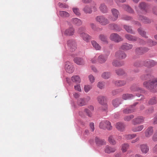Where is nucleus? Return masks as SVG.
Returning a JSON list of instances; mask_svg holds the SVG:
<instances>
[{"label": "nucleus", "instance_id": "1", "mask_svg": "<svg viewBox=\"0 0 157 157\" xmlns=\"http://www.w3.org/2000/svg\"><path fill=\"white\" fill-rule=\"evenodd\" d=\"M143 84L144 86L147 89L152 92H155L154 89L157 86V78L145 81Z\"/></svg>", "mask_w": 157, "mask_h": 157}, {"label": "nucleus", "instance_id": "2", "mask_svg": "<svg viewBox=\"0 0 157 157\" xmlns=\"http://www.w3.org/2000/svg\"><path fill=\"white\" fill-rule=\"evenodd\" d=\"M95 19L96 22L101 25L105 26L109 23V20L104 15L97 16Z\"/></svg>", "mask_w": 157, "mask_h": 157}, {"label": "nucleus", "instance_id": "3", "mask_svg": "<svg viewBox=\"0 0 157 157\" xmlns=\"http://www.w3.org/2000/svg\"><path fill=\"white\" fill-rule=\"evenodd\" d=\"M99 127L100 128L102 129L107 128L109 130L112 129V126L111 125L110 122L107 121H104L100 123Z\"/></svg>", "mask_w": 157, "mask_h": 157}, {"label": "nucleus", "instance_id": "4", "mask_svg": "<svg viewBox=\"0 0 157 157\" xmlns=\"http://www.w3.org/2000/svg\"><path fill=\"white\" fill-rule=\"evenodd\" d=\"M109 38L111 40L116 43H119L123 40V38L120 35L115 33L111 34Z\"/></svg>", "mask_w": 157, "mask_h": 157}, {"label": "nucleus", "instance_id": "5", "mask_svg": "<svg viewBox=\"0 0 157 157\" xmlns=\"http://www.w3.org/2000/svg\"><path fill=\"white\" fill-rule=\"evenodd\" d=\"M109 54V52L108 51L107 54L105 55L101 54L98 57V62L100 64H103L107 61L108 56Z\"/></svg>", "mask_w": 157, "mask_h": 157}, {"label": "nucleus", "instance_id": "6", "mask_svg": "<svg viewBox=\"0 0 157 157\" xmlns=\"http://www.w3.org/2000/svg\"><path fill=\"white\" fill-rule=\"evenodd\" d=\"M65 69L67 72L71 73L73 72L74 69L72 64L69 61H67L65 63Z\"/></svg>", "mask_w": 157, "mask_h": 157}, {"label": "nucleus", "instance_id": "7", "mask_svg": "<svg viewBox=\"0 0 157 157\" xmlns=\"http://www.w3.org/2000/svg\"><path fill=\"white\" fill-rule=\"evenodd\" d=\"M67 45L71 52L74 51L76 48V45L75 41L73 40H69L67 42Z\"/></svg>", "mask_w": 157, "mask_h": 157}, {"label": "nucleus", "instance_id": "8", "mask_svg": "<svg viewBox=\"0 0 157 157\" xmlns=\"http://www.w3.org/2000/svg\"><path fill=\"white\" fill-rule=\"evenodd\" d=\"M111 12L113 17L110 18V19L112 21H114L118 19L119 12L117 10L114 8L111 10Z\"/></svg>", "mask_w": 157, "mask_h": 157}, {"label": "nucleus", "instance_id": "9", "mask_svg": "<svg viewBox=\"0 0 157 157\" xmlns=\"http://www.w3.org/2000/svg\"><path fill=\"white\" fill-rule=\"evenodd\" d=\"M153 128L152 126H150L146 130L144 134L146 137L149 138L152 135L154 132Z\"/></svg>", "mask_w": 157, "mask_h": 157}, {"label": "nucleus", "instance_id": "10", "mask_svg": "<svg viewBox=\"0 0 157 157\" xmlns=\"http://www.w3.org/2000/svg\"><path fill=\"white\" fill-rule=\"evenodd\" d=\"M144 118L143 117L139 116L133 119L132 122L133 124L135 125L142 123L144 122Z\"/></svg>", "mask_w": 157, "mask_h": 157}, {"label": "nucleus", "instance_id": "11", "mask_svg": "<svg viewBox=\"0 0 157 157\" xmlns=\"http://www.w3.org/2000/svg\"><path fill=\"white\" fill-rule=\"evenodd\" d=\"M99 9L100 11L103 13H107L108 12V9L105 3H101L99 6Z\"/></svg>", "mask_w": 157, "mask_h": 157}, {"label": "nucleus", "instance_id": "12", "mask_svg": "<svg viewBox=\"0 0 157 157\" xmlns=\"http://www.w3.org/2000/svg\"><path fill=\"white\" fill-rule=\"evenodd\" d=\"M116 150L115 147H112L109 145H106L104 149V151L106 153L110 154L114 152Z\"/></svg>", "mask_w": 157, "mask_h": 157}, {"label": "nucleus", "instance_id": "13", "mask_svg": "<svg viewBox=\"0 0 157 157\" xmlns=\"http://www.w3.org/2000/svg\"><path fill=\"white\" fill-rule=\"evenodd\" d=\"M140 149L143 154L147 153L149 151V147L147 144H142L140 146Z\"/></svg>", "mask_w": 157, "mask_h": 157}, {"label": "nucleus", "instance_id": "14", "mask_svg": "<svg viewBox=\"0 0 157 157\" xmlns=\"http://www.w3.org/2000/svg\"><path fill=\"white\" fill-rule=\"evenodd\" d=\"M115 56L120 59H124L126 58L127 55L124 52L119 51L116 53Z\"/></svg>", "mask_w": 157, "mask_h": 157}, {"label": "nucleus", "instance_id": "15", "mask_svg": "<svg viewBox=\"0 0 157 157\" xmlns=\"http://www.w3.org/2000/svg\"><path fill=\"white\" fill-rule=\"evenodd\" d=\"M116 127L118 130L123 131L125 128V124L121 122H118L116 124Z\"/></svg>", "mask_w": 157, "mask_h": 157}, {"label": "nucleus", "instance_id": "16", "mask_svg": "<svg viewBox=\"0 0 157 157\" xmlns=\"http://www.w3.org/2000/svg\"><path fill=\"white\" fill-rule=\"evenodd\" d=\"M74 28L72 27H70L65 31L64 34L67 36H71L74 34Z\"/></svg>", "mask_w": 157, "mask_h": 157}, {"label": "nucleus", "instance_id": "17", "mask_svg": "<svg viewBox=\"0 0 157 157\" xmlns=\"http://www.w3.org/2000/svg\"><path fill=\"white\" fill-rule=\"evenodd\" d=\"M95 142L97 145L99 146L106 144V142L105 140L101 139L97 137H95Z\"/></svg>", "mask_w": 157, "mask_h": 157}, {"label": "nucleus", "instance_id": "18", "mask_svg": "<svg viewBox=\"0 0 157 157\" xmlns=\"http://www.w3.org/2000/svg\"><path fill=\"white\" fill-rule=\"evenodd\" d=\"M155 65V63L154 61L152 60H147L144 63V66L148 67H151Z\"/></svg>", "mask_w": 157, "mask_h": 157}, {"label": "nucleus", "instance_id": "19", "mask_svg": "<svg viewBox=\"0 0 157 157\" xmlns=\"http://www.w3.org/2000/svg\"><path fill=\"white\" fill-rule=\"evenodd\" d=\"M99 39L102 42L106 44H108V42L106 36L103 34H101L98 36Z\"/></svg>", "mask_w": 157, "mask_h": 157}, {"label": "nucleus", "instance_id": "20", "mask_svg": "<svg viewBox=\"0 0 157 157\" xmlns=\"http://www.w3.org/2000/svg\"><path fill=\"white\" fill-rule=\"evenodd\" d=\"M109 27L111 30H115L117 31H120V29L117 25L115 24H111L109 25Z\"/></svg>", "mask_w": 157, "mask_h": 157}, {"label": "nucleus", "instance_id": "21", "mask_svg": "<svg viewBox=\"0 0 157 157\" xmlns=\"http://www.w3.org/2000/svg\"><path fill=\"white\" fill-rule=\"evenodd\" d=\"M75 63L78 65H83L84 64V61L83 59L79 57H76L74 59Z\"/></svg>", "mask_w": 157, "mask_h": 157}, {"label": "nucleus", "instance_id": "22", "mask_svg": "<svg viewBox=\"0 0 157 157\" xmlns=\"http://www.w3.org/2000/svg\"><path fill=\"white\" fill-rule=\"evenodd\" d=\"M80 36L86 42H88L90 39V36L85 33H80Z\"/></svg>", "mask_w": 157, "mask_h": 157}, {"label": "nucleus", "instance_id": "23", "mask_svg": "<svg viewBox=\"0 0 157 157\" xmlns=\"http://www.w3.org/2000/svg\"><path fill=\"white\" fill-rule=\"evenodd\" d=\"M93 47L97 50H100L101 48V46L95 41L92 40L91 42Z\"/></svg>", "mask_w": 157, "mask_h": 157}, {"label": "nucleus", "instance_id": "24", "mask_svg": "<svg viewBox=\"0 0 157 157\" xmlns=\"http://www.w3.org/2000/svg\"><path fill=\"white\" fill-rule=\"evenodd\" d=\"M72 21L73 24L77 26L80 25L82 24V22L81 20L77 18H73Z\"/></svg>", "mask_w": 157, "mask_h": 157}, {"label": "nucleus", "instance_id": "25", "mask_svg": "<svg viewBox=\"0 0 157 157\" xmlns=\"http://www.w3.org/2000/svg\"><path fill=\"white\" fill-rule=\"evenodd\" d=\"M77 104L79 106H82L86 104V102L84 98H80L78 99Z\"/></svg>", "mask_w": 157, "mask_h": 157}, {"label": "nucleus", "instance_id": "26", "mask_svg": "<svg viewBox=\"0 0 157 157\" xmlns=\"http://www.w3.org/2000/svg\"><path fill=\"white\" fill-rule=\"evenodd\" d=\"M121 104V100L119 98L114 99L112 101V104L115 108Z\"/></svg>", "mask_w": 157, "mask_h": 157}, {"label": "nucleus", "instance_id": "27", "mask_svg": "<svg viewBox=\"0 0 157 157\" xmlns=\"http://www.w3.org/2000/svg\"><path fill=\"white\" fill-rule=\"evenodd\" d=\"M149 105H154L157 103V98L155 97H153L150 99L148 102Z\"/></svg>", "mask_w": 157, "mask_h": 157}, {"label": "nucleus", "instance_id": "28", "mask_svg": "<svg viewBox=\"0 0 157 157\" xmlns=\"http://www.w3.org/2000/svg\"><path fill=\"white\" fill-rule=\"evenodd\" d=\"M144 128V126L143 125H140L133 127L132 130L135 132H140Z\"/></svg>", "mask_w": 157, "mask_h": 157}, {"label": "nucleus", "instance_id": "29", "mask_svg": "<svg viewBox=\"0 0 157 157\" xmlns=\"http://www.w3.org/2000/svg\"><path fill=\"white\" fill-rule=\"evenodd\" d=\"M105 97L103 96H100L97 98L98 102L101 105L106 103L105 101Z\"/></svg>", "mask_w": 157, "mask_h": 157}, {"label": "nucleus", "instance_id": "30", "mask_svg": "<svg viewBox=\"0 0 157 157\" xmlns=\"http://www.w3.org/2000/svg\"><path fill=\"white\" fill-rule=\"evenodd\" d=\"M83 10L86 13H92L91 8L88 6H86L83 9Z\"/></svg>", "mask_w": 157, "mask_h": 157}, {"label": "nucleus", "instance_id": "31", "mask_svg": "<svg viewBox=\"0 0 157 157\" xmlns=\"http://www.w3.org/2000/svg\"><path fill=\"white\" fill-rule=\"evenodd\" d=\"M71 80L72 82L76 83H80L81 81L80 78L78 75H74L72 76Z\"/></svg>", "mask_w": 157, "mask_h": 157}, {"label": "nucleus", "instance_id": "32", "mask_svg": "<svg viewBox=\"0 0 157 157\" xmlns=\"http://www.w3.org/2000/svg\"><path fill=\"white\" fill-rule=\"evenodd\" d=\"M59 15L63 17H67L69 16V14L67 12L63 11H59Z\"/></svg>", "mask_w": 157, "mask_h": 157}, {"label": "nucleus", "instance_id": "33", "mask_svg": "<svg viewBox=\"0 0 157 157\" xmlns=\"http://www.w3.org/2000/svg\"><path fill=\"white\" fill-rule=\"evenodd\" d=\"M139 19L145 23H150L151 22V20L148 19L147 18L142 16H140Z\"/></svg>", "mask_w": 157, "mask_h": 157}, {"label": "nucleus", "instance_id": "34", "mask_svg": "<svg viewBox=\"0 0 157 157\" xmlns=\"http://www.w3.org/2000/svg\"><path fill=\"white\" fill-rule=\"evenodd\" d=\"M111 76L110 72H103L101 75L102 78L105 79H107L109 78Z\"/></svg>", "mask_w": 157, "mask_h": 157}, {"label": "nucleus", "instance_id": "35", "mask_svg": "<svg viewBox=\"0 0 157 157\" xmlns=\"http://www.w3.org/2000/svg\"><path fill=\"white\" fill-rule=\"evenodd\" d=\"M92 85H86L84 87V90L85 92L87 93L92 88Z\"/></svg>", "mask_w": 157, "mask_h": 157}, {"label": "nucleus", "instance_id": "36", "mask_svg": "<svg viewBox=\"0 0 157 157\" xmlns=\"http://www.w3.org/2000/svg\"><path fill=\"white\" fill-rule=\"evenodd\" d=\"M109 141L110 144L113 145L116 144V141L114 140V138L112 136H110L109 138Z\"/></svg>", "mask_w": 157, "mask_h": 157}, {"label": "nucleus", "instance_id": "37", "mask_svg": "<svg viewBox=\"0 0 157 157\" xmlns=\"http://www.w3.org/2000/svg\"><path fill=\"white\" fill-rule=\"evenodd\" d=\"M101 107L99 109V110L101 111H106L107 110V104L106 103L104 104H101Z\"/></svg>", "mask_w": 157, "mask_h": 157}, {"label": "nucleus", "instance_id": "38", "mask_svg": "<svg viewBox=\"0 0 157 157\" xmlns=\"http://www.w3.org/2000/svg\"><path fill=\"white\" fill-rule=\"evenodd\" d=\"M105 83L104 82H99L97 85V86L100 89H102L104 88Z\"/></svg>", "mask_w": 157, "mask_h": 157}, {"label": "nucleus", "instance_id": "39", "mask_svg": "<svg viewBox=\"0 0 157 157\" xmlns=\"http://www.w3.org/2000/svg\"><path fill=\"white\" fill-rule=\"evenodd\" d=\"M127 149L128 144H124L122 145L121 150L123 153L126 152Z\"/></svg>", "mask_w": 157, "mask_h": 157}, {"label": "nucleus", "instance_id": "40", "mask_svg": "<svg viewBox=\"0 0 157 157\" xmlns=\"http://www.w3.org/2000/svg\"><path fill=\"white\" fill-rule=\"evenodd\" d=\"M120 49L124 51H126L128 49V44L126 43H123L121 46Z\"/></svg>", "mask_w": 157, "mask_h": 157}, {"label": "nucleus", "instance_id": "41", "mask_svg": "<svg viewBox=\"0 0 157 157\" xmlns=\"http://www.w3.org/2000/svg\"><path fill=\"white\" fill-rule=\"evenodd\" d=\"M126 82L124 81H119L116 82L115 84L118 86H122L124 85Z\"/></svg>", "mask_w": 157, "mask_h": 157}, {"label": "nucleus", "instance_id": "42", "mask_svg": "<svg viewBox=\"0 0 157 157\" xmlns=\"http://www.w3.org/2000/svg\"><path fill=\"white\" fill-rule=\"evenodd\" d=\"M146 51L144 49L142 48H137L136 49V52L138 54H140L146 52Z\"/></svg>", "mask_w": 157, "mask_h": 157}, {"label": "nucleus", "instance_id": "43", "mask_svg": "<svg viewBox=\"0 0 157 157\" xmlns=\"http://www.w3.org/2000/svg\"><path fill=\"white\" fill-rule=\"evenodd\" d=\"M112 64L115 67H119L122 65V64L117 60L116 59H114L113 61Z\"/></svg>", "mask_w": 157, "mask_h": 157}, {"label": "nucleus", "instance_id": "44", "mask_svg": "<svg viewBox=\"0 0 157 157\" xmlns=\"http://www.w3.org/2000/svg\"><path fill=\"white\" fill-rule=\"evenodd\" d=\"M138 31L140 35L144 37H146V33L143 31L141 28H140L138 29Z\"/></svg>", "mask_w": 157, "mask_h": 157}, {"label": "nucleus", "instance_id": "45", "mask_svg": "<svg viewBox=\"0 0 157 157\" xmlns=\"http://www.w3.org/2000/svg\"><path fill=\"white\" fill-rule=\"evenodd\" d=\"M72 10L73 12L76 15L79 16L81 14L78 8H73Z\"/></svg>", "mask_w": 157, "mask_h": 157}, {"label": "nucleus", "instance_id": "46", "mask_svg": "<svg viewBox=\"0 0 157 157\" xmlns=\"http://www.w3.org/2000/svg\"><path fill=\"white\" fill-rule=\"evenodd\" d=\"M139 7L142 10H144L146 11V5L144 2H142L140 4Z\"/></svg>", "mask_w": 157, "mask_h": 157}, {"label": "nucleus", "instance_id": "47", "mask_svg": "<svg viewBox=\"0 0 157 157\" xmlns=\"http://www.w3.org/2000/svg\"><path fill=\"white\" fill-rule=\"evenodd\" d=\"M59 7L61 8H68V6L66 4H63L60 2H59L58 4Z\"/></svg>", "mask_w": 157, "mask_h": 157}, {"label": "nucleus", "instance_id": "48", "mask_svg": "<svg viewBox=\"0 0 157 157\" xmlns=\"http://www.w3.org/2000/svg\"><path fill=\"white\" fill-rule=\"evenodd\" d=\"M116 73L118 75H121L124 74V71L121 69H118L116 70Z\"/></svg>", "mask_w": 157, "mask_h": 157}, {"label": "nucleus", "instance_id": "49", "mask_svg": "<svg viewBox=\"0 0 157 157\" xmlns=\"http://www.w3.org/2000/svg\"><path fill=\"white\" fill-rule=\"evenodd\" d=\"M88 78L90 82L91 83H93L95 81V78L92 75H90L88 76Z\"/></svg>", "mask_w": 157, "mask_h": 157}, {"label": "nucleus", "instance_id": "50", "mask_svg": "<svg viewBox=\"0 0 157 157\" xmlns=\"http://www.w3.org/2000/svg\"><path fill=\"white\" fill-rule=\"evenodd\" d=\"M84 111L86 112L89 117H91L92 116V112L93 111L90 110L89 109H86L84 110Z\"/></svg>", "mask_w": 157, "mask_h": 157}, {"label": "nucleus", "instance_id": "51", "mask_svg": "<svg viewBox=\"0 0 157 157\" xmlns=\"http://www.w3.org/2000/svg\"><path fill=\"white\" fill-rule=\"evenodd\" d=\"M148 43L150 46L155 45L157 44V43L156 42L153 41L151 40H148Z\"/></svg>", "mask_w": 157, "mask_h": 157}, {"label": "nucleus", "instance_id": "52", "mask_svg": "<svg viewBox=\"0 0 157 157\" xmlns=\"http://www.w3.org/2000/svg\"><path fill=\"white\" fill-rule=\"evenodd\" d=\"M91 62L93 63H95L98 62V57L95 56L90 60Z\"/></svg>", "mask_w": 157, "mask_h": 157}, {"label": "nucleus", "instance_id": "53", "mask_svg": "<svg viewBox=\"0 0 157 157\" xmlns=\"http://www.w3.org/2000/svg\"><path fill=\"white\" fill-rule=\"evenodd\" d=\"M122 110L124 114H127L128 113V106L127 105H125L124 107L122 108Z\"/></svg>", "mask_w": 157, "mask_h": 157}, {"label": "nucleus", "instance_id": "54", "mask_svg": "<svg viewBox=\"0 0 157 157\" xmlns=\"http://www.w3.org/2000/svg\"><path fill=\"white\" fill-rule=\"evenodd\" d=\"M151 77V76L149 74H147L146 75H144L142 76L141 77L143 79H148L149 78H150Z\"/></svg>", "mask_w": 157, "mask_h": 157}, {"label": "nucleus", "instance_id": "55", "mask_svg": "<svg viewBox=\"0 0 157 157\" xmlns=\"http://www.w3.org/2000/svg\"><path fill=\"white\" fill-rule=\"evenodd\" d=\"M74 88L75 90H76L79 92H81L82 90L80 86L79 85H77L74 86Z\"/></svg>", "mask_w": 157, "mask_h": 157}, {"label": "nucleus", "instance_id": "56", "mask_svg": "<svg viewBox=\"0 0 157 157\" xmlns=\"http://www.w3.org/2000/svg\"><path fill=\"white\" fill-rule=\"evenodd\" d=\"M137 39L136 37L132 36L131 35L128 34V40H136Z\"/></svg>", "mask_w": 157, "mask_h": 157}, {"label": "nucleus", "instance_id": "57", "mask_svg": "<svg viewBox=\"0 0 157 157\" xmlns=\"http://www.w3.org/2000/svg\"><path fill=\"white\" fill-rule=\"evenodd\" d=\"M152 140L155 141H157V131L155 132L152 137Z\"/></svg>", "mask_w": 157, "mask_h": 157}, {"label": "nucleus", "instance_id": "58", "mask_svg": "<svg viewBox=\"0 0 157 157\" xmlns=\"http://www.w3.org/2000/svg\"><path fill=\"white\" fill-rule=\"evenodd\" d=\"M90 126L92 132L94 131V125L93 123H90Z\"/></svg>", "mask_w": 157, "mask_h": 157}, {"label": "nucleus", "instance_id": "59", "mask_svg": "<svg viewBox=\"0 0 157 157\" xmlns=\"http://www.w3.org/2000/svg\"><path fill=\"white\" fill-rule=\"evenodd\" d=\"M154 110V108L153 107H151L148 110H147V112L149 113H152Z\"/></svg>", "mask_w": 157, "mask_h": 157}, {"label": "nucleus", "instance_id": "60", "mask_svg": "<svg viewBox=\"0 0 157 157\" xmlns=\"http://www.w3.org/2000/svg\"><path fill=\"white\" fill-rule=\"evenodd\" d=\"M128 157H143V156L139 154H137L134 156L133 155L131 154Z\"/></svg>", "mask_w": 157, "mask_h": 157}, {"label": "nucleus", "instance_id": "61", "mask_svg": "<svg viewBox=\"0 0 157 157\" xmlns=\"http://www.w3.org/2000/svg\"><path fill=\"white\" fill-rule=\"evenodd\" d=\"M80 93H75L73 94L74 97L76 98H78L80 96Z\"/></svg>", "mask_w": 157, "mask_h": 157}, {"label": "nucleus", "instance_id": "62", "mask_svg": "<svg viewBox=\"0 0 157 157\" xmlns=\"http://www.w3.org/2000/svg\"><path fill=\"white\" fill-rule=\"evenodd\" d=\"M90 25L92 29L94 30L96 28V25L93 23H91L90 24Z\"/></svg>", "mask_w": 157, "mask_h": 157}, {"label": "nucleus", "instance_id": "63", "mask_svg": "<svg viewBox=\"0 0 157 157\" xmlns=\"http://www.w3.org/2000/svg\"><path fill=\"white\" fill-rule=\"evenodd\" d=\"M119 92V91L118 90H114L112 91V94L113 95H115L117 94Z\"/></svg>", "mask_w": 157, "mask_h": 157}, {"label": "nucleus", "instance_id": "64", "mask_svg": "<svg viewBox=\"0 0 157 157\" xmlns=\"http://www.w3.org/2000/svg\"><path fill=\"white\" fill-rule=\"evenodd\" d=\"M153 151L154 152L157 153V144L153 148Z\"/></svg>", "mask_w": 157, "mask_h": 157}]
</instances>
